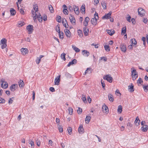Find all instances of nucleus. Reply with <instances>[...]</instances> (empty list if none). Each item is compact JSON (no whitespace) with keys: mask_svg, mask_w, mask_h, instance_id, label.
<instances>
[{"mask_svg":"<svg viewBox=\"0 0 148 148\" xmlns=\"http://www.w3.org/2000/svg\"><path fill=\"white\" fill-rule=\"evenodd\" d=\"M69 111V114L70 115L72 114H73V109L72 108L69 107L68 109Z\"/></svg>","mask_w":148,"mask_h":148,"instance_id":"603ef678","label":"nucleus"},{"mask_svg":"<svg viewBox=\"0 0 148 148\" xmlns=\"http://www.w3.org/2000/svg\"><path fill=\"white\" fill-rule=\"evenodd\" d=\"M56 31L58 32V33L60 32V27L59 26H58V27H56Z\"/></svg>","mask_w":148,"mask_h":148,"instance_id":"338daca9","label":"nucleus"},{"mask_svg":"<svg viewBox=\"0 0 148 148\" xmlns=\"http://www.w3.org/2000/svg\"><path fill=\"white\" fill-rule=\"evenodd\" d=\"M121 50L124 52L126 51V48L125 45L124 44H121L120 47Z\"/></svg>","mask_w":148,"mask_h":148,"instance_id":"dca6fc26","label":"nucleus"},{"mask_svg":"<svg viewBox=\"0 0 148 148\" xmlns=\"http://www.w3.org/2000/svg\"><path fill=\"white\" fill-rule=\"evenodd\" d=\"M99 0H94V4L95 5H97L99 3Z\"/></svg>","mask_w":148,"mask_h":148,"instance_id":"052dcab7","label":"nucleus"},{"mask_svg":"<svg viewBox=\"0 0 148 148\" xmlns=\"http://www.w3.org/2000/svg\"><path fill=\"white\" fill-rule=\"evenodd\" d=\"M98 14L96 12L94 14V18L91 19V22L92 25L95 26L97 24V20L98 19Z\"/></svg>","mask_w":148,"mask_h":148,"instance_id":"f03ea898","label":"nucleus"},{"mask_svg":"<svg viewBox=\"0 0 148 148\" xmlns=\"http://www.w3.org/2000/svg\"><path fill=\"white\" fill-rule=\"evenodd\" d=\"M143 22L145 23L146 24L147 22V18H143Z\"/></svg>","mask_w":148,"mask_h":148,"instance_id":"e2e57ef3","label":"nucleus"},{"mask_svg":"<svg viewBox=\"0 0 148 148\" xmlns=\"http://www.w3.org/2000/svg\"><path fill=\"white\" fill-rule=\"evenodd\" d=\"M58 129L59 130V131L60 132H63V128L62 127V126L60 125H59L58 126Z\"/></svg>","mask_w":148,"mask_h":148,"instance_id":"8fccbe9b","label":"nucleus"},{"mask_svg":"<svg viewBox=\"0 0 148 148\" xmlns=\"http://www.w3.org/2000/svg\"><path fill=\"white\" fill-rule=\"evenodd\" d=\"M90 21V18L88 17H86L83 23L85 27H87L88 25V23Z\"/></svg>","mask_w":148,"mask_h":148,"instance_id":"2eb2a0df","label":"nucleus"},{"mask_svg":"<svg viewBox=\"0 0 148 148\" xmlns=\"http://www.w3.org/2000/svg\"><path fill=\"white\" fill-rule=\"evenodd\" d=\"M31 13L34 21L38 18L39 22H42V16L38 12V6L37 4H35L33 5V8L32 10Z\"/></svg>","mask_w":148,"mask_h":148,"instance_id":"f257e3e1","label":"nucleus"},{"mask_svg":"<svg viewBox=\"0 0 148 148\" xmlns=\"http://www.w3.org/2000/svg\"><path fill=\"white\" fill-rule=\"evenodd\" d=\"M138 14L141 16H143L145 15V11L141 8H139L138 9Z\"/></svg>","mask_w":148,"mask_h":148,"instance_id":"423d86ee","label":"nucleus"},{"mask_svg":"<svg viewBox=\"0 0 148 148\" xmlns=\"http://www.w3.org/2000/svg\"><path fill=\"white\" fill-rule=\"evenodd\" d=\"M112 13V12H110L108 14H106L105 15L102 17V18L103 19H109L111 17V16Z\"/></svg>","mask_w":148,"mask_h":148,"instance_id":"9d476101","label":"nucleus"},{"mask_svg":"<svg viewBox=\"0 0 148 148\" xmlns=\"http://www.w3.org/2000/svg\"><path fill=\"white\" fill-rule=\"evenodd\" d=\"M53 143V142L51 140H49V145H50L51 146H52Z\"/></svg>","mask_w":148,"mask_h":148,"instance_id":"0e129e2a","label":"nucleus"},{"mask_svg":"<svg viewBox=\"0 0 148 148\" xmlns=\"http://www.w3.org/2000/svg\"><path fill=\"white\" fill-rule=\"evenodd\" d=\"M21 53L23 55H25L28 53V50L27 48H22L21 49Z\"/></svg>","mask_w":148,"mask_h":148,"instance_id":"f8f14e48","label":"nucleus"},{"mask_svg":"<svg viewBox=\"0 0 148 148\" xmlns=\"http://www.w3.org/2000/svg\"><path fill=\"white\" fill-rule=\"evenodd\" d=\"M128 89L129 91L130 92H133L134 91V86L132 84H131L130 85L128 86Z\"/></svg>","mask_w":148,"mask_h":148,"instance_id":"5701e85b","label":"nucleus"},{"mask_svg":"<svg viewBox=\"0 0 148 148\" xmlns=\"http://www.w3.org/2000/svg\"><path fill=\"white\" fill-rule=\"evenodd\" d=\"M80 10L81 12H85V5H83L82 6Z\"/></svg>","mask_w":148,"mask_h":148,"instance_id":"c03bdc74","label":"nucleus"},{"mask_svg":"<svg viewBox=\"0 0 148 148\" xmlns=\"http://www.w3.org/2000/svg\"><path fill=\"white\" fill-rule=\"evenodd\" d=\"M59 34L60 38H61L62 39H63L64 38L63 35L64 34V33L62 32H60L58 33Z\"/></svg>","mask_w":148,"mask_h":148,"instance_id":"09e8293b","label":"nucleus"},{"mask_svg":"<svg viewBox=\"0 0 148 148\" xmlns=\"http://www.w3.org/2000/svg\"><path fill=\"white\" fill-rule=\"evenodd\" d=\"M19 12L22 14H24V11L23 9H21L19 10Z\"/></svg>","mask_w":148,"mask_h":148,"instance_id":"69168bd1","label":"nucleus"},{"mask_svg":"<svg viewBox=\"0 0 148 148\" xmlns=\"http://www.w3.org/2000/svg\"><path fill=\"white\" fill-rule=\"evenodd\" d=\"M64 32L66 36L69 38L71 37V33L69 30L66 29H64Z\"/></svg>","mask_w":148,"mask_h":148,"instance_id":"ddd939ff","label":"nucleus"},{"mask_svg":"<svg viewBox=\"0 0 148 148\" xmlns=\"http://www.w3.org/2000/svg\"><path fill=\"white\" fill-rule=\"evenodd\" d=\"M29 144L31 145V146L34 147V143L33 141L32 140H31Z\"/></svg>","mask_w":148,"mask_h":148,"instance_id":"13d9d810","label":"nucleus"},{"mask_svg":"<svg viewBox=\"0 0 148 148\" xmlns=\"http://www.w3.org/2000/svg\"><path fill=\"white\" fill-rule=\"evenodd\" d=\"M137 83L138 86H140V85H142V84L143 83L142 79L140 78H139L137 81Z\"/></svg>","mask_w":148,"mask_h":148,"instance_id":"c756f323","label":"nucleus"},{"mask_svg":"<svg viewBox=\"0 0 148 148\" xmlns=\"http://www.w3.org/2000/svg\"><path fill=\"white\" fill-rule=\"evenodd\" d=\"M17 87V85L16 84H14L12 85L10 87V89L12 91H14Z\"/></svg>","mask_w":148,"mask_h":148,"instance_id":"f3484780","label":"nucleus"},{"mask_svg":"<svg viewBox=\"0 0 148 148\" xmlns=\"http://www.w3.org/2000/svg\"><path fill=\"white\" fill-rule=\"evenodd\" d=\"M82 99L84 103L87 102V100L85 95H83L82 97Z\"/></svg>","mask_w":148,"mask_h":148,"instance_id":"a18cd8bd","label":"nucleus"},{"mask_svg":"<svg viewBox=\"0 0 148 148\" xmlns=\"http://www.w3.org/2000/svg\"><path fill=\"white\" fill-rule=\"evenodd\" d=\"M77 33L78 35L80 37H82L83 36V34L82 31L81 30H78L77 31Z\"/></svg>","mask_w":148,"mask_h":148,"instance_id":"f704fd0d","label":"nucleus"},{"mask_svg":"<svg viewBox=\"0 0 148 148\" xmlns=\"http://www.w3.org/2000/svg\"><path fill=\"white\" fill-rule=\"evenodd\" d=\"M122 111V107L121 105H119L118 106L117 109V111L119 113H121Z\"/></svg>","mask_w":148,"mask_h":148,"instance_id":"473e14b6","label":"nucleus"},{"mask_svg":"<svg viewBox=\"0 0 148 148\" xmlns=\"http://www.w3.org/2000/svg\"><path fill=\"white\" fill-rule=\"evenodd\" d=\"M72 48L76 52H79L80 50L79 49L75 47V46L74 45H73L72 46Z\"/></svg>","mask_w":148,"mask_h":148,"instance_id":"79ce46f5","label":"nucleus"},{"mask_svg":"<svg viewBox=\"0 0 148 148\" xmlns=\"http://www.w3.org/2000/svg\"><path fill=\"white\" fill-rule=\"evenodd\" d=\"M77 61V60L75 59L73 60L71 62H70L67 65L68 66H70L71 65H73L76 63Z\"/></svg>","mask_w":148,"mask_h":148,"instance_id":"393cba45","label":"nucleus"},{"mask_svg":"<svg viewBox=\"0 0 148 148\" xmlns=\"http://www.w3.org/2000/svg\"><path fill=\"white\" fill-rule=\"evenodd\" d=\"M83 32L84 35L85 36H87L88 34L89 30L88 28L87 27H85L83 28Z\"/></svg>","mask_w":148,"mask_h":148,"instance_id":"4468645a","label":"nucleus"},{"mask_svg":"<svg viewBox=\"0 0 148 148\" xmlns=\"http://www.w3.org/2000/svg\"><path fill=\"white\" fill-rule=\"evenodd\" d=\"M10 12L11 15H14L16 13L15 10L13 8H11L10 9Z\"/></svg>","mask_w":148,"mask_h":148,"instance_id":"e433bc0d","label":"nucleus"},{"mask_svg":"<svg viewBox=\"0 0 148 148\" xmlns=\"http://www.w3.org/2000/svg\"><path fill=\"white\" fill-rule=\"evenodd\" d=\"M62 23L63 25L66 27L67 28L68 26V25L67 24V22L65 19H63L62 21Z\"/></svg>","mask_w":148,"mask_h":148,"instance_id":"a878e982","label":"nucleus"},{"mask_svg":"<svg viewBox=\"0 0 148 148\" xmlns=\"http://www.w3.org/2000/svg\"><path fill=\"white\" fill-rule=\"evenodd\" d=\"M36 144L38 146H40V142L39 140L36 141Z\"/></svg>","mask_w":148,"mask_h":148,"instance_id":"774afa93","label":"nucleus"},{"mask_svg":"<svg viewBox=\"0 0 148 148\" xmlns=\"http://www.w3.org/2000/svg\"><path fill=\"white\" fill-rule=\"evenodd\" d=\"M126 26L123 27L121 29V35H124L125 34L126 32Z\"/></svg>","mask_w":148,"mask_h":148,"instance_id":"bb28decb","label":"nucleus"},{"mask_svg":"<svg viewBox=\"0 0 148 148\" xmlns=\"http://www.w3.org/2000/svg\"><path fill=\"white\" fill-rule=\"evenodd\" d=\"M84 129L82 125H80L78 129V131L79 133H83V132Z\"/></svg>","mask_w":148,"mask_h":148,"instance_id":"cd10ccee","label":"nucleus"},{"mask_svg":"<svg viewBox=\"0 0 148 148\" xmlns=\"http://www.w3.org/2000/svg\"><path fill=\"white\" fill-rule=\"evenodd\" d=\"M102 110L103 112L105 114H107L108 113L109 109L108 108L105 103L103 106Z\"/></svg>","mask_w":148,"mask_h":148,"instance_id":"39448f33","label":"nucleus"},{"mask_svg":"<svg viewBox=\"0 0 148 148\" xmlns=\"http://www.w3.org/2000/svg\"><path fill=\"white\" fill-rule=\"evenodd\" d=\"M68 133L69 134L71 135L72 133V128L71 127H69L67 129Z\"/></svg>","mask_w":148,"mask_h":148,"instance_id":"49530a36","label":"nucleus"},{"mask_svg":"<svg viewBox=\"0 0 148 148\" xmlns=\"http://www.w3.org/2000/svg\"><path fill=\"white\" fill-rule=\"evenodd\" d=\"M140 120H139L138 117L137 116L134 121V123L137 126H138L140 125Z\"/></svg>","mask_w":148,"mask_h":148,"instance_id":"4be33fe9","label":"nucleus"},{"mask_svg":"<svg viewBox=\"0 0 148 148\" xmlns=\"http://www.w3.org/2000/svg\"><path fill=\"white\" fill-rule=\"evenodd\" d=\"M5 100L3 98L0 97V103H5Z\"/></svg>","mask_w":148,"mask_h":148,"instance_id":"bf43d9fd","label":"nucleus"},{"mask_svg":"<svg viewBox=\"0 0 148 148\" xmlns=\"http://www.w3.org/2000/svg\"><path fill=\"white\" fill-rule=\"evenodd\" d=\"M107 33L110 36L112 35L114 33V30H107Z\"/></svg>","mask_w":148,"mask_h":148,"instance_id":"2f4dec72","label":"nucleus"},{"mask_svg":"<svg viewBox=\"0 0 148 148\" xmlns=\"http://www.w3.org/2000/svg\"><path fill=\"white\" fill-rule=\"evenodd\" d=\"M101 5L104 9H106V3L104 2H102L101 3Z\"/></svg>","mask_w":148,"mask_h":148,"instance_id":"37998d69","label":"nucleus"},{"mask_svg":"<svg viewBox=\"0 0 148 148\" xmlns=\"http://www.w3.org/2000/svg\"><path fill=\"white\" fill-rule=\"evenodd\" d=\"M12 99H13V97H12L9 99L8 100V103L9 104H10L12 103L13 100Z\"/></svg>","mask_w":148,"mask_h":148,"instance_id":"6e6d98bb","label":"nucleus"},{"mask_svg":"<svg viewBox=\"0 0 148 148\" xmlns=\"http://www.w3.org/2000/svg\"><path fill=\"white\" fill-rule=\"evenodd\" d=\"M103 78L108 81L110 83H112V81L113 78L111 77L110 75H107L104 77Z\"/></svg>","mask_w":148,"mask_h":148,"instance_id":"20e7f679","label":"nucleus"},{"mask_svg":"<svg viewBox=\"0 0 148 148\" xmlns=\"http://www.w3.org/2000/svg\"><path fill=\"white\" fill-rule=\"evenodd\" d=\"M132 79L134 81L138 77V74L136 70L135 69L131 71Z\"/></svg>","mask_w":148,"mask_h":148,"instance_id":"7ed1b4c3","label":"nucleus"},{"mask_svg":"<svg viewBox=\"0 0 148 148\" xmlns=\"http://www.w3.org/2000/svg\"><path fill=\"white\" fill-rule=\"evenodd\" d=\"M33 28V26L31 25H29L27 26L26 29L28 30L29 34H31L32 33L34 30Z\"/></svg>","mask_w":148,"mask_h":148,"instance_id":"0eeeda50","label":"nucleus"},{"mask_svg":"<svg viewBox=\"0 0 148 148\" xmlns=\"http://www.w3.org/2000/svg\"><path fill=\"white\" fill-rule=\"evenodd\" d=\"M82 54L85 57H88L90 54L89 52L86 50H84L82 51Z\"/></svg>","mask_w":148,"mask_h":148,"instance_id":"aec40b11","label":"nucleus"},{"mask_svg":"<svg viewBox=\"0 0 148 148\" xmlns=\"http://www.w3.org/2000/svg\"><path fill=\"white\" fill-rule=\"evenodd\" d=\"M25 24V23L23 21H19L18 23V26L19 27H22V26L24 25Z\"/></svg>","mask_w":148,"mask_h":148,"instance_id":"c9c22d12","label":"nucleus"},{"mask_svg":"<svg viewBox=\"0 0 148 148\" xmlns=\"http://www.w3.org/2000/svg\"><path fill=\"white\" fill-rule=\"evenodd\" d=\"M77 112L78 114H80L82 112V110L80 108H78V109L77 110Z\"/></svg>","mask_w":148,"mask_h":148,"instance_id":"4d7b16f0","label":"nucleus"},{"mask_svg":"<svg viewBox=\"0 0 148 148\" xmlns=\"http://www.w3.org/2000/svg\"><path fill=\"white\" fill-rule=\"evenodd\" d=\"M49 9L51 13H52L54 12V10L53 8L51 5H49L48 6Z\"/></svg>","mask_w":148,"mask_h":148,"instance_id":"a19ab883","label":"nucleus"},{"mask_svg":"<svg viewBox=\"0 0 148 148\" xmlns=\"http://www.w3.org/2000/svg\"><path fill=\"white\" fill-rule=\"evenodd\" d=\"M91 119V117L90 116H87L85 120V121L86 123L88 124L89 123Z\"/></svg>","mask_w":148,"mask_h":148,"instance_id":"c85d7f7f","label":"nucleus"},{"mask_svg":"<svg viewBox=\"0 0 148 148\" xmlns=\"http://www.w3.org/2000/svg\"><path fill=\"white\" fill-rule=\"evenodd\" d=\"M143 88L144 90V91L145 92H147L148 90L147 86H143Z\"/></svg>","mask_w":148,"mask_h":148,"instance_id":"5fc2aeb1","label":"nucleus"},{"mask_svg":"<svg viewBox=\"0 0 148 148\" xmlns=\"http://www.w3.org/2000/svg\"><path fill=\"white\" fill-rule=\"evenodd\" d=\"M61 17L60 16H58L56 18V21H57L59 23H60L61 21Z\"/></svg>","mask_w":148,"mask_h":148,"instance_id":"864d4df0","label":"nucleus"},{"mask_svg":"<svg viewBox=\"0 0 148 148\" xmlns=\"http://www.w3.org/2000/svg\"><path fill=\"white\" fill-rule=\"evenodd\" d=\"M104 47L105 50L107 51H108L110 50V47L109 45H106L104 46Z\"/></svg>","mask_w":148,"mask_h":148,"instance_id":"3c124183","label":"nucleus"},{"mask_svg":"<svg viewBox=\"0 0 148 148\" xmlns=\"http://www.w3.org/2000/svg\"><path fill=\"white\" fill-rule=\"evenodd\" d=\"M92 72V70L91 68H88L86 70L85 72L84 75H85L86 73H90Z\"/></svg>","mask_w":148,"mask_h":148,"instance_id":"72a5a7b5","label":"nucleus"},{"mask_svg":"<svg viewBox=\"0 0 148 148\" xmlns=\"http://www.w3.org/2000/svg\"><path fill=\"white\" fill-rule=\"evenodd\" d=\"M108 98L109 100L111 102L114 101V98L113 95L111 94H109L108 95Z\"/></svg>","mask_w":148,"mask_h":148,"instance_id":"b1692460","label":"nucleus"},{"mask_svg":"<svg viewBox=\"0 0 148 148\" xmlns=\"http://www.w3.org/2000/svg\"><path fill=\"white\" fill-rule=\"evenodd\" d=\"M148 126L147 125H145L141 127V129L143 132H145L148 130Z\"/></svg>","mask_w":148,"mask_h":148,"instance_id":"412c9836","label":"nucleus"},{"mask_svg":"<svg viewBox=\"0 0 148 148\" xmlns=\"http://www.w3.org/2000/svg\"><path fill=\"white\" fill-rule=\"evenodd\" d=\"M66 54L65 53H62L61 55V57L62 59H63L64 61L65 60L66 58H65Z\"/></svg>","mask_w":148,"mask_h":148,"instance_id":"de8ad7c7","label":"nucleus"},{"mask_svg":"<svg viewBox=\"0 0 148 148\" xmlns=\"http://www.w3.org/2000/svg\"><path fill=\"white\" fill-rule=\"evenodd\" d=\"M69 18L71 23L73 25H75V20L73 16L70 14L69 17Z\"/></svg>","mask_w":148,"mask_h":148,"instance_id":"1a4fd4ad","label":"nucleus"},{"mask_svg":"<svg viewBox=\"0 0 148 148\" xmlns=\"http://www.w3.org/2000/svg\"><path fill=\"white\" fill-rule=\"evenodd\" d=\"M73 8L75 13L77 14H78L79 13V10L78 8L76 5L73 6Z\"/></svg>","mask_w":148,"mask_h":148,"instance_id":"a211bd4d","label":"nucleus"},{"mask_svg":"<svg viewBox=\"0 0 148 148\" xmlns=\"http://www.w3.org/2000/svg\"><path fill=\"white\" fill-rule=\"evenodd\" d=\"M131 43L133 45H135L137 44V42L135 39L132 38L131 39Z\"/></svg>","mask_w":148,"mask_h":148,"instance_id":"ea45409f","label":"nucleus"},{"mask_svg":"<svg viewBox=\"0 0 148 148\" xmlns=\"http://www.w3.org/2000/svg\"><path fill=\"white\" fill-rule=\"evenodd\" d=\"M69 10L71 12H72L73 11V9L71 6H69L68 7Z\"/></svg>","mask_w":148,"mask_h":148,"instance_id":"680f3d73","label":"nucleus"},{"mask_svg":"<svg viewBox=\"0 0 148 148\" xmlns=\"http://www.w3.org/2000/svg\"><path fill=\"white\" fill-rule=\"evenodd\" d=\"M63 7L64 8L63 10V13L66 15H67L68 14V11L67 10V7L65 5H64L63 6Z\"/></svg>","mask_w":148,"mask_h":148,"instance_id":"6ab92c4d","label":"nucleus"},{"mask_svg":"<svg viewBox=\"0 0 148 148\" xmlns=\"http://www.w3.org/2000/svg\"><path fill=\"white\" fill-rule=\"evenodd\" d=\"M24 85V83L23 80H20L19 82V86L20 87H23Z\"/></svg>","mask_w":148,"mask_h":148,"instance_id":"4c0bfd02","label":"nucleus"},{"mask_svg":"<svg viewBox=\"0 0 148 148\" xmlns=\"http://www.w3.org/2000/svg\"><path fill=\"white\" fill-rule=\"evenodd\" d=\"M43 56H44L42 55H40L39 57H37V59L36 60V63L38 64H39L41 58Z\"/></svg>","mask_w":148,"mask_h":148,"instance_id":"7c9ffc66","label":"nucleus"},{"mask_svg":"<svg viewBox=\"0 0 148 148\" xmlns=\"http://www.w3.org/2000/svg\"><path fill=\"white\" fill-rule=\"evenodd\" d=\"M60 75L57 76L56 77L54 80L55 85H58L60 84Z\"/></svg>","mask_w":148,"mask_h":148,"instance_id":"9b49d317","label":"nucleus"},{"mask_svg":"<svg viewBox=\"0 0 148 148\" xmlns=\"http://www.w3.org/2000/svg\"><path fill=\"white\" fill-rule=\"evenodd\" d=\"M1 83L2 88H6L8 87V83L7 82L3 81L2 79L1 81Z\"/></svg>","mask_w":148,"mask_h":148,"instance_id":"6e6552de","label":"nucleus"},{"mask_svg":"<svg viewBox=\"0 0 148 148\" xmlns=\"http://www.w3.org/2000/svg\"><path fill=\"white\" fill-rule=\"evenodd\" d=\"M7 40L5 38H3L1 40V44H6Z\"/></svg>","mask_w":148,"mask_h":148,"instance_id":"58836bf2","label":"nucleus"}]
</instances>
